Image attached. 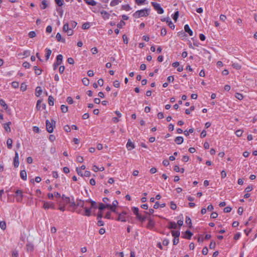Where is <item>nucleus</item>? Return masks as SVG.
<instances>
[{
	"label": "nucleus",
	"instance_id": "6e6d98bb",
	"mask_svg": "<svg viewBox=\"0 0 257 257\" xmlns=\"http://www.w3.org/2000/svg\"><path fill=\"white\" fill-rule=\"evenodd\" d=\"M42 102L41 100H38L37 102L36 108L38 110H40L41 108V103Z\"/></svg>",
	"mask_w": 257,
	"mask_h": 257
},
{
	"label": "nucleus",
	"instance_id": "e2e57ef3",
	"mask_svg": "<svg viewBox=\"0 0 257 257\" xmlns=\"http://www.w3.org/2000/svg\"><path fill=\"white\" fill-rule=\"evenodd\" d=\"M217 216H218V214L215 212H212L210 215V217L211 218H213V219L217 218Z\"/></svg>",
	"mask_w": 257,
	"mask_h": 257
},
{
	"label": "nucleus",
	"instance_id": "6ab92c4d",
	"mask_svg": "<svg viewBox=\"0 0 257 257\" xmlns=\"http://www.w3.org/2000/svg\"><path fill=\"white\" fill-rule=\"evenodd\" d=\"M148 220H149L148 224V227H149V228L153 227L155 225V222L153 221V220L151 218H148Z\"/></svg>",
	"mask_w": 257,
	"mask_h": 257
},
{
	"label": "nucleus",
	"instance_id": "052dcab7",
	"mask_svg": "<svg viewBox=\"0 0 257 257\" xmlns=\"http://www.w3.org/2000/svg\"><path fill=\"white\" fill-rule=\"evenodd\" d=\"M21 90L23 91H24L26 90L27 89V85L24 83H23L22 84H21Z\"/></svg>",
	"mask_w": 257,
	"mask_h": 257
},
{
	"label": "nucleus",
	"instance_id": "864d4df0",
	"mask_svg": "<svg viewBox=\"0 0 257 257\" xmlns=\"http://www.w3.org/2000/svg\"><path fill=\"white\" fill-rule=\"evenodd\" d=\"M216 243L215 242L212 241L209 245V248L210 249H214L215 247Z\"/></svg>",
	"mask_w": 257,
	"mask_h": 257
},
{
	"label": "nucleus",
	"instance_id": "cd10ccee",
	"mask_svg": "<svg viewBox=\"0 0 257 257\" xmlns=\"http://www.w3.org/2000/svg\"><path fill=\"white\" fill-rule=\"evenodd\" d=\"M172 236H174V237H179L180 234V232L179 230H173L172 231Z\"/></svg>",
	"mask_w": 257,
	"mask_h": 257
},
{
	"label": "nucleus",
	"instance_id": "f03ea898",
	"mask_svg": "<svg viewBox=\"0 0 257 257\" xmlns=\"http://www.w3.org/2000/svg\"><path fill=\"white\" fill-rule=\"evenodd\" d=\"M56 122L54 120H51V122L49 120L46 121V130L49 133L53 132L54 126L55 125Z\"/></svg>",
	"mask_w": 257,
	"mask_h": 257
},
{
	"label": "nucleus",
	"instance_id": "8fccbe9b",
	"mask_svg": "<svg viewBox=\"0 0 257 257\" xmlns=\"http://www.w3.org/2000/svg\"><path fill=\"white\" fill-rule=\"evenodd\" d=\"M170 207L172 209L175 210L177 208V205L173 201H172L170 203Z\"/></svg>",
	"mask_w": 257,
	"mask_h": 257
},
{
	"label": "nucleus",
	"instance_id": "f3484780",
	"mask_svg": "<svg viewBox=\"0 0 257 257\" xmlns=\"http://www.w3.org/2000/svg\"><path fill=\"white\" fill-rule=\"evenodd\" d=\"M56 38L58 42H62L63 43L65 42V40L64 39L62 38L61 35L59 33H58L56 34Z\"/></svg>",
	"mask_w": 257,
	"mask_h": 257
},
{
	"label": "nucleus",
	"instance_id": "6e6552de",
	"mask_svg": "<svg viewBox=\"0 0 257 257\" xmlns=\"http://www.w3.org/2000/svg\"><path fill=\"white\" fill-rule=\"evenodd\" d=\"M126 148L128 150H132V149L135 148L134 144L131 141L130 139L128 140L127 143L126 144Z\"/></svg>",
	"mask_w": 257,
	"mask_h": 257
},
{
	"label": "nucleus",
	"instance_id": "c85d7f7f",
	"mask_svg": "<svg viewBox=\"0 0 257 257\" xmlns=\"http://www.w3.org/2000/svg\"><path fill=\"white\" fill-rule=\"evenodd\" d=\"M34 69L35 70V73L36 75H39L42 73V70L39 69L37 66H34Z\"/></svg>",
	"mask_w": 257,
	"mask_h": 257
},
{
	"label": "nucleus",
	"instance_id": "ddd939ff",
	"mask_svg": "<svg viewBox=\"0 0 257 257\" xmlns=\"http://www.w3.org/2000/svg\"><path fill=\"white\" fill-rule=\"evenodd\" d=\"M174 141H175V142L177 144L180 145V144H181L183 142L184 139H183V137L179 136V137H176Z\"/></svg>",
	"mask_w": 257,
	"mask_h": 257
},
{
	"label": "nucleus",
	"instance_id": "09e8293b",
	"mask_svg": "<svg viewBox=\"0 0 257 257\" xmlns=\"http://www.w3.org/2000/svg\"><path fill=\"white\" fill-rule=\"evenodd\" d=\"M19 84L18 82L14 81L12 83V86L14 88H17L19 87Z\"/></svg>",
	"mask_w": 257,
	"mask_h": 257
},
{
	"label": "nucleus",
	"instance_id": "5fc2aeb1",
	"mask_svg": "<svg viewBox=\"0 0 257 257\" xmlns=\"http://www.w3.org/2000/svg\"><path fill=\"white\" fill-rule=\"evenodd\" d=\"M146 0H135V3L138 5H141L145 2Z\"/></svg>",
	"mask_w": 257,
	"mask_h": 257
},
{
	"label": "nucleus",
	"instance_id": "37998d69",
	"mask_svg": "<svg viewBox=\"0 0 257 257\" xmlns=\"http://www.w3.org/2000/svg\"><path fill=\"white\" fill-rule=\"evenodd\" d=\"M235 97L238 100H242L243 98V96L242 94L236 93L235 94Z\"/></svg>",
	"mask_w": 257,
	"mask_h": 257
},
{
	"label": "nucleus",
	"instance_id": "dca6fc26",
	"mask_svg": "<svg viewBox=\"0 0 257 257\" xmlns=\"http://www.w3.org/2000/svg\"><path fill=\"white\" fill-rule=\"evenodd\" d=\"M11 124V122H10V121L4 124V127L6 132H11V128L10 127V125Z\"/></svg>",
	"mask_w": 257,
	"mask_h": 257
},
{
	"label": "nucleus",
	"instance_id": "bf43d9fd",
	"mask_svg": "<svg viewBox=\"0 0 257 257\" xmlns=\"http://www.w3.org/2000/svg\"><path fill=\"white\" fill-rule=\"evenodd\" d=\"M23 66L26 68H29L30 66V64L29 62L26 61L23 63Z\"/></svg>",
	"mask_w": 257,
	"mask_h": 257
},
{
	"label": "nucleus",
	"instance_id": "bb28decb",
	"mask_svg": "<svg viewBox=\"0 0 257 257\" xmlns=\"http://www.w3.org/2000/svg\"><path fill=\"white\" fill-rule=\"evenodd\" d=\"M12 144H13V140L11 139H8L7 141V144L8 148L9 149H12Z\"/></svg>",
	"mask_w": 257,
	"mask_h": 257
},
{
	"label": "nucleus",
	"instance_id": "a19ab883",
	"mask_svg": "<svg viewBox=\"0 0 257 257\" xmlns=\"http://www.w3.org/2000/svg\"><path fill=\"white\" fill-rule=\"evenodd\" d=\"M0 227L3 230H5L6 229V224L5 221H0Z\"/></svg>",
	"mask_w": 257,
	"mask_h": 257
},
{
	"label": "nucleus",
	"instance_id": "1a4fd4ad",
	"mask_svg": "<svg viewBox=\"0 0 257 257\" xmlns=\"http://www.w3.org/2000/svg\"><path fill=\"white\" fill-rule=\"evenodd\" d=\"M100 14L104 20H107L109 18L110 15L106 11L102 10L100 12Z\"/></svg>",
	"mask_w": 257,
	"mask_h": 257
},
{
	"label": "nucleus",
	"instance_id": "f704fd0d",
	"mask_svg": "<svg viewBox=\"0 0 257 257\" xmlns=\"http://www.w3.org/2000/svg\"><path fill=\"white\" fill-rule=\"evenodd\" d=\"M0 104L2 106L4 107L5 109L8 108V105L6 103L5 101L2 99L0 100Z\"/></svg>",
	"mask_w": 257,
	"mask_h": 257
},
{
	"label": "nucleus",
	"instance_id": "c03bdc74",
	"mask_svg": "<svg viewBox=\"0 0 257 257\" xmlns=\"http://www.w3.org/2000/svg\"><path fill=\"white\" fill-rule=\"evenodd\" d=\"M18 256H19L18 251H17L16 249L13 250L12 251V257H18Z\"/></svg>",
	"mask_w": 257,
	"mask_h": 257
},
{
	"label": "nucleus",
	"instance_id": "a878e982",
	"mask_svg": "<svg viewBox=\"0 0 257 257\" xmlns=\"http://www.w3.org/2000/svg\"><path fill=\"white\" fill-rule=\"evenodd\" d=\"M27 249L28 251H32L34 249V246L31 243H29L27 244Z\"/></svg>",
	"mask_w": 257,
	"mask_h": 257
},
{
	"label": "nucleus",
	"instance_id": "de8ad7c7",
	"mask_svg": "<svg viewBox=\"0 0 257 257\" xmlns=\"http://www.w3.org/2000/svg\"><path fill=\"white\" fill-rule=\"evenodd\" d=\"M232 67L236 69H240L241 66L238 63H234L232 65Z\"/></svg>",
	"mask_w": 257,
	"mask_h": 257
},
{
	"label": "nucleus",
	"instance_id": "774afa93",
	"mask_svg": "<svg viewBox=\"0 0 257 257\" xmlns=\"http://www.w3.org/2000/svg\"><path fill=\"white\" fill-rule=\"evenodd\" d=\"M167 33V31L165 28H162L161 31V35L162 36H165Z\"/></svg>",
	"mask_w": 257,
	"mask_h": 257
},
{
	"label": "nucleus",
	"instance_id": "4be33fe9",
	"mask_svg": "<svg viewBox=\"0 0 257 257\" xmlns=\"http://www.w3.org/2000/svg\"><path fill=\"white\" fill-rule=\"evenodd\" d=\"M85 2L88 4V5L90 6H96V2H95L94 0H84Z\"/></svg>",
	"mask_w": 257,
	"mask_h": 257
},
{
	"label": "nucleus",
	"instance_id": "4c0bfd02",
	"mask_svg": "<svg viewBox=\"0 0 257 257\" xmlns=\"http://www.w3.org/2000/svg\"><path fill=\"white\" fill-rule=\"evenodd\" d=\"M137 218L140 221L143 222L146 219H148V218L146 216H142L140 214L137 217Z\"/></svg>",
	"mask_w": 257,
	"mask_h": 257
},
{
	"label": "nucleus",
	"instance_id": "9b49d317",
	"mask_svg": "<svg viewBox=\"0 0 257 257\" xmlns=\"http://www.w3.org/2000/svg\"><path fill=\"white\" fill-rule=\"evenodd\" d=\"M193 235V233L189 230H187L185 232V235L183 237L187 239H190Z\"/></svg>",
	"mask_w": 257,
	"mask_h": 257
},
{
	"label": "nucleus",
	"instance_id": "7ed1b4c3",
	"mask_svg": "<svg viewBox=\"0 0 257 257\" xmlns=\"http://www.w3.org/2000/svg\"><path fill=\"white\" fill-rule=\"evenodd\" d=\"M152 5L153 6L154 9L157 11V13L159 14H162L164 13V10L161 7L159 4H158L155 2H152Z\"/></svg>",
	"mask_w": 257,
	"mask_h": 257
},
{
	"label": "nucleus",
	"instance_id": "c756f323",
	"mask_svg": "<svg viewBox=\"0 0 257 257\" xmlns=\"http://www.w3.org/2000/svg\"><path fill=\"white\" fill-rule=\"evenodd\" d=\"M186 223L189 225V228H191L192 227V222H191V219H190V218L189 217V216H186V221H185Z\"/></svg>",
	"mask_w": 257,
	"mask_h": 257
},
{
	"label": "nucleus",
	"instance_id": "49530a36",
	"mask_svg": "<svg viewBox=\"0 0 257 257\" xmlns=\"http://www.w3.org/2000/svg\"><path fill=\"white\" fill-rule=\"evenodd\" d=\"M28 35L30 38H33L36 37V34L34 31H31L29 32Z\"/></svg>",
	"mask_w": 257,
	"mask_h": 257
},
{
	"label": "nucleus",
	"instance_id": "a18cd8bd",
	"mask_svg": "<svg viewBox=\"0 0 257 257\" xmlns=\"http://www.w3.org/2000/svg\"><path fill=\"white\" fill-rule=\"evenodd\" d=\"M55 2L59 7H61L63 5V0H55Z\"/></svg>",
	"mask_w": 257,
	"mask_h": 257
},
{
	"label": "nucleus",
	"instance_id": "7c9ffc66",
	"mask_svg": "<svg viewBox=\"0 0 257 257\" xmlns=\"http://www.w3.org/2000/svg\"><path fill=\"white\" fill-rule=\"evenodd\" d=\"M54 98L51 96H49L48 97V103L50 105L53 106L54 105Z\"/></svg>",
	"mask_w": 257,
	"mask_h": 257
},
{
	"label": "nucleus",
	"instance_id": "603ef678",
	"mask_svg": "<svg viewBox=\"0 0 257 257\" xmlns=\"http://www.w3.org/2000/svg\"><path fill=\"white\" fill-rule=\"evenodd\" d=\"M105 208H106V206H105V205L104 204H103L102 203H100L99 204V206L98 208H99L100 211H101L102 210L104 209Z\"/></svg>",
	"mask_w": 257,
	"mask_h": 257
},
{
	"label": "nucleus",
	"instance_id": "4d7b16f0",
	"mask_svg": "<svg viewBox=\"0 0 257 257\" xmlns=\"http://www.w3.org/2000/svg\"><path fill=\"white\" fill-rule=\"evenodd\" d=\"M62 198L65 199L67 203H70V199L68 197H66L64 195H62Z\"/></svg>",
	"mask_w": 257,
	"mask_h": 257
},
{
	"label": "nucleus",
	"instance_id": "72a5a7b5",
	"mask_svg": "<svg viewBox=\"0 0 257 257\" xmlns=\"http://www.w3.org/2000/svg\"><path fill=\"white\" fill-rule=\"evenodd\" d=\"M90 23H88V22H86V23H84L83 25H82V29H84V30H86V29H88L90 28Z\"/></svg>",
	"mask_w": 257,
	"mask_h": 257
},
{
	"label": "nucleus",
	"instance_id": "2f4dec72",
	"mask_svg": "<svg viewBox=\"0 0 257 257\" xmlns=\"http://www.w3.org/2000/svg\"><path fill=\"white\" fill-rule=\"evenodd\" d=\"M132 211H133V212L136 215L137 217L140 215V214L139 213V208L138 207H133L132 208Z\"/></svg>",
	"mask_w": 257,
	"mask_h": 257
},
{
	"label": "nucleus",
	"instance_id": "69168bd1",
	"mask_svg": "<svg viewBox=\"0 0 257 257\" xmlns=\"http://www.w3.org/2000/svg\"><path fill=\"white\" fill-rule=\"evenodd\" d=\"M67 62L70 64H73L74 63V59L72 58H71V57H70V58H68Z\"/></svg>",
	"mask_w": 257,
	"mask_h": 257
},
{
	"label": "nucleus",
	"instance_id": "5701e85b",
	"mask_svg": "<svg viewBox=\"0 0 257 257\" xmlns=\"http://www.w3.org/2000/svg\"><path fill=\"white\" fill-rule=\"evenodd\" d=\"M122 10H125L126 11H129L132 9V8L129 5H122L121 7Z\"/></svg>",
	"mask_w": 257,
	"mask_h": 257
},
{
	"label": "nucleus",
	"instance_id": "13d9d810",
	"mask_svg": "<svg viewBox=\"0 0 257 257\" xmlns=\"http://www.w3.org/2000/svg\"><path fill=\"white\" fill-rule=\"evenodd\" d=\"M242 131L241 130H237L236 132H235V135L237 136V137H240L242 134Z\"/></svg>",
	"mask_w": 257,
	"mask_h": 257
},
{
	"label": "nucleus",
	"instance_id": "79ce46f5",
	"mask_svg": "<svg viewBox=\"0 0 257 257\" xmlns=\"http://www.w3.org/2000/svg\"><path fill=\"white\" fill-rule=\"evenodd\" d=\"M125 24V23L122 21L121 20L119 23H118L117 25V26L119 28H121L123 26H124Z\"/></svg>",
	"mask_w": 257,
	"mask_h": 257
},
{
	"label": "nucleus",
	"instance_id": "412c9836",
	"mask_svg": "<svg viewBox=\"0 0 257 257\" xmlns=\"http://www.w3.org/2000/svg\"><path fill=\"white\" fill-rule=\"evenodd\" d=\"M84 208L85 213L84 214V215L87 216H89L91 215V208H88L86 207H83Z\"/></svg>",
	"mask_w": 257,
	"mask_h": 257
},
{
	"label": "nucleus",
	"instance_id": "39448f33",
	"mask_svg": "<svg viewBox=\"0 0 257 257\" xmlns=\"http://www.w3.org/2000/svg\"><path fill=\"white\" fill-rule=\"evenodd\" d=\"M56 59V62L53 64L54 69H56L57 67L61 64L63 60V56L61 54H59L57 55Z\"/></svg>",
	"mask_w": 257,
	"mask_h": 257
},
{
	"label": "nucleus",
	"instance_id": "c9c22d12",
	"mask_svg": "<svg viewBox=\"0 0 257 257\" xmlns=\"http://www.w3.org/2000/svg\"><path fill=\"white\" fill-rule=\"evenodd\" d=\"M83 84L85 86H88L89 84V80L87 78H84L82 80Z\"/></svg>",
	"mask_w": 257,
	"mask_h": 257
},
{
	"label": "nucleus",
	"instance_id": "20e7f679",
	"mask_svg": "<svg viewBox=\"0 0 257 257\" xmlns=\"http://www.w3.org/2000/svg\"><path fill=\"white\" fill-rule=\"evenodd\" d=\"M126 212L124 211H122L121 213L118 214V217L116 220L122 222H125L126 221V218H128V216H126Z\"/></svg>",
	"mask_w": 257,
	"mask_h": 257
},
{
	"label": "nucleus",
	"instance_id": "423d86ee",
	"mask_svg": "<svg viewBox=\"0 0 257 257\" xmlns=\"http://www.w3.org/2000/svg\"><path fill=\"white\" fill-rule=\"evenodd\" d=\"M19 165V155L17 151L15 152V156L14 158V166L15 168H17Z\"/></svg>",
	"mask_w": 257,
	"mask_h": 257
},
{
	"label": "nucleus",
	"instance_id": "680f3d73",
	"mask_svg": "<svg viewBox=\"0 0 257 257\" xmlns=\"http://www.w3.org/2000/svg\"><path fill=\"white\" fill-rule=\"evenodd\" d=\"M231 210V208L230 207L227 206L224 208V212L225 213L230 212Z\"/></svg>",
	"mask_w": 257,
	"mask_h": 257
},
{
	"label": "nucleus",
	"instance_id": "338daca9",
	"mask_svg": "<svg viewBox=\"0 0 257 257\" xmlns=\"http://www.w3.org/2000/svg\"><path fill=\"white\" fill-rule=\"evenodd\" d=\"M119 85H120V84H119V82L118 81L115 80V81H114V82H113V86L115 87L118 88V87H119Z\"/></svg>",
	"mask_w": 257,
	"mask_h": 257
},
{
	"label": "nucleus",
	"instance_id": "0eeeda50",
	"mask_svg": "<svg viewBox=\"0 0 257 257\" xmlns=\"http://www.w3.org/2000/svg\"><path fill=\"white\" fill-rule=\"evenodd\" d=\"M43 207L45 209H48L49 208H55V205L53 203H49L47 202H45L43 205Z\"/></svg>",
	"mask_w": 257,
	"mask_h": 257
},
{
	"label": "nucleus",
	"instance_id": "b1692460",
	"mask_svg": "<svg viewBox=\"0 0 257 257\" xmlns=\"http://www.w3.org/2000/svg\"><path fill=\"white\" fill-rule=\"evenodd\" d=\"M121 0H112L110 4V5L111 7L115 6L119 4V3H121Z\"/></svg>",
	"mask_w": 257,
	"mask_h": 257
},
{
	"label": "nucleus",
	"instance_id": "9d476101",
	"mask_svg": "<svg viewBox=\"0 0 257 257\" xmlns=\"http://www.w3.org/2000/svg\"><path fill=\"white\" fill-rule=\"evenodd\" d=\"M184 30H185V31L186 32L188 33L190 36L193 35V31L190 29V28L188 24H186L185 25Z\"/></svg>",
	"mask_w": 257,
	"mask_h": 257
},
{
	"label": "nucleus",
	"instance_id": "f257e3e1",
	"mask_svg": "<svg viewBox=\"0 0 257 257\" xmlns=\"http://www.w3.org/2000/svg\"><path fill=\"white\" fill-rule=\"evenodd\" d=\"M150 9H144L136 11L134 14L133 17L135 18H139L141 17H145L149 15Z\"/></svg>",
	"mask_w": 257,
	"mask_h": 257
},
{
	"label": "nucleus",
	"instance_id": "f8f14e48",
	"mask_svg": "<svg viewBox=\"0 0 257 257\" xmlns=\"http://www.w3.org/2000/svg\"><path fill=\"white\" fill-rule=\"evenodd\" d=\"M42 93V89L40 86H37L35 90V94L36 96H40Z\"/></svg>",
	"mask_w": 257,
	"mask_h": 257
},
{
	"label": "nucleus",
	"instance_id": "58836bf2",
	"mask_svg": "<svg viewBox=\"0 0 257 257\" xmlns=\"http://www.w3.org/2000/svg\"><path fill=\"white\" fill-rule=\"evenodd\" d=\"M178 17H179V12L178 11H176L174 14L173 15L172 18L173 19V20L176 22L178 18Z\"/></svg>",
	"mask_w": 257,
	"mask_h": 257
},
{
	"label": "nucleus",
	"instance_id": "aec40b11",
	"mask_svg": "<svg viewBox=\"0 0 257 257\" xmlns=\"http://www.w3.org/2000/svg\"><path fill=\"white\" fill-rule=\"evenodd\" d=\"M76 205L81 207H84V201L81 200L77 199L76 200Z\"/></svg>",
	"mask_w": 257,
	"mask_h": 257
},
{
	"label": "nucleus",
	"instance_id": "3c124183",
	"mask_svg": "<svg viewBox=\"0 0 257 257\" xmlns=\"http://www.w3.org/2000/svg\"><path fill=\"white\" fill-rule=\"evenodd\" d=\"M69 29V25L68 23H66L63 26V30L64 32H66Z\"/></svg>",
	"mask_w": 257,
	"mask_h": 257
},
{
	"label": "nucleus",
	"instance_id": "4468645a",
	"mask_svg": "<svg viewBox=\"0 0 257 257\" xmlns=\"http://www.w3.org/2000/svg\"><path fill=\"white\" fill-rule=\"evenodd\" d=\"M86 202H90L91 203L90 208H97V203L94 201L91 200H87L86 201Z\"/></svg>",
	"mask_w": 257,
	"mask_h": 257
},
{
	"label": "nucleus",
	"instance_id": "ea45409f",
	"mask_svg": "<svg viewBox=\"0 0 257 257\" xmlns=\"http://www.w3.org/2000/svg\"><path fill=\"white\" fill-rule=\"evenodd\" d=\"M47 7V1L46 0H43L42 2V6H41V8L42 9H45Z\"/></svg>",
	"mask_w": 257,
	"mask_h": 257
},
{
	"label": "nucleus",
	"instance_id": "e433bc0d",
	"mask_svg": "<svg viewBox=\"0 0 257 257\" xmlns=\"http://www.w3.org/2000/svg\"><path fill=\"white\" fill-rule=\"evenodd\" d=\"M61 109L62 112L66 113L68 111V107L65 105L61 106Z\"/></svg>",
	"mask_w": 257,
	"mask_h": 257
},
{
	"label": "nucleus",
	"instance_id": "473e14b6",
	"mask_svg": "<svg viewBox=\"0 0 257 257\" xmlns=\"http://www.w3.org/2000/svg\"><path fill=\"white\" fill-rule=\"evenodd\" d=\"M16 193L17 194V196H20L21 199H23V191L22 190H17L16 192Z\"/></svg>",
	"mask_w": 257,
	"mask_h": 257
},
{
	"label": "nucleus",
	"instance_id": "0e129e2a",
	"mask_svg": "<svg viewBox=\"0 0 257 257\" xmlns=\"http://www.w3.org/2000/svg\"><path fill=\"white\" fill-rule=\"evenodd\" d=\"M202 254L204 255H206L208 253V248L206 246L204 247L202 251Z\"/></svg>",
	"mask_w": 257,
	"mask_h": 257
},
{
	"label": "nucleus",
	"instance_id": "393cba45",
	"mask_svg": "<svg viewBox=\"0 0 257 257\" xmlns=\"http://www.w3.org/2000/svg\"><path fill=\"white\" fill-rule=\"evenodd\" d=\"M46 53L45 57H46V60H47L49 59V58L51 54L52 51L50 49H48V48L46 49Z\"/></svg>",
	"mask_w": 257,
	"mask_h": 257
},
{
	"label": "nucleus",
	"instance_id": "2eb2a0df",
	"mask_svg": "<svg viewBox=\"0 0 257 257\" xmlns=\"http://www.w3.org/2000/svg\"><path fill=\"white\" fill-rule=\"evenodd\" d=\"M20 177L23 180H27V173L25 170H22L21 171Z\"/></svg>",
	"mask_w": 257,
	"mask_h": 257
},
{
	"label": "nucleus",
	"instance_id": "a211bd4d",
	"mask_svg": "<svg viewBox=\"0 0 257 257\" xmlns=\"http://www.w3.org/2000/svg\"><path fill=\"white\" fill-rule=\"evenodd\" d=\"M168 228L169 229H176L177 228V223H176L175 222L170 221L169 222Z\"/></svg>",
	"mask_w": 257,
	"mask_h": 257
}]
</instances>
